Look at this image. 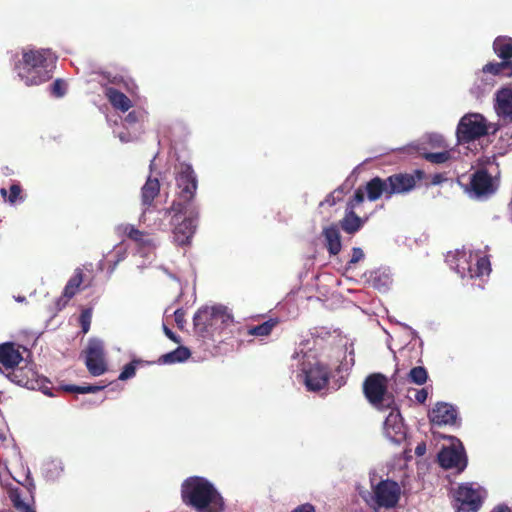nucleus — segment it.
Masks as SVG:
<instances>
[{"instance_id":"nucleus-31","label":"nucleus","mask_w":512,"mask_h":512,"mask_svg":"<svg viewBox=\"0 0 512 512\" xmlns=\"http://www.w3.org/2000/svg\"><path fill=\"white\" fill-rule=\"evenodd\" d=\"M279 324L277 318H270L267 321L248 328L247 334L251 336H268L272 330Z\"/></svg>"},{"instance_id":"nucleus-4","label":"nucleus","mask_w":512,"mask_h":512,"mask_svg":"<svg viewBox=\"0 0 512 512\" xmlns=\"http://www.w3.org/2000/svg\"><path fill=\"white\" fill-rule=\"evenodd\" d=\"M176 180V199L166 213H190L197 214V206L193 200L196 195L198 182L196 174L190 164L182 163L175 177Z\"/></svg>"},{"instance_id":"nucleus-47","label":"nucleus","mask_w":512,"mask_h":512,"mask_svg":"<svg viewBox=\"0 0 512 512\" xmlns=\"http://www.w3.org/2000/svg\"><path fill=\"white\" fill-rule=\"evenodd\" d=\"M163 331L165 333V335L170 339L172 340L173 342L175 343H180L181 342V338L176 335L171 329H169L167 326H163Z\"/></svg>"},{"instance_id":"nucleus-2","label":"nucleus","mask_w":512,"mask_h":512,"mask_svg":"<svg viewBox=\"0 0 512 512\" xmlns=\"http://www.w3.org/2000/svg\"><path fill=\"white\" fill-rule=\"evenodd\" d=\"M54 62L50 49L24 48L15 69L27 86L40 85L52 78Z\"/></svg>"},{"instance_id":"nucleus-27","label":"nucleus","mask_w":512,"mask_h":512,"mask_svg":"<svg viewBox=\"0 0 512 512\" xmlns=\"http://www.w3.org/2000/svg\"><path fill=\"white\" fill-rule=\"evenodd\" d=\"M494 53L504 61H512V38L498 36L493 41Z\"/></svg>"},{"instance_id":"nucleus-6","label":"nucleus","mask_w":512,"mask_h":512,"mask_svg":"<svg viewBox=\"0 0 512 512\" xmlns=\"http://www.w3.org/2000/svg\"><path fill=\"white\" fill-rule=\"evenodd\" d=\"M8 378L15 384L31 390H41L44 394L52 396L50 381L38 374L31 365L18 366L7 374Z\"/></svg>"},{"instance_id":"nucleus-22","label":"nucleus","mask_w":512,"mask_h":512,"mask_svg":"<svg viewBox=\"0 0 512 512\" xmlns=\"http://www.w3.org/2000/svg\"><path fill=\"white\" fill-rule=\"evenodd\" d=\"M160 193V182L157 178L148 177L141 188V205L143 211L148 210Z\"/></svg>"},{"instance_id":"nucleus-26","label":"nucleus","mask_w":512,"mask_h":512,"mask_svg":"<svg viewBox=\"0 0 512 512\" xmlns=\"http://www.w3.org/2000/svg\"><path fill=\"white\" fill-rule=\"evenodd\" d=\"M104 93L109 103L115 109L126 112L132 107L131 100L119 90L113 87H106Z\"/></svg>"},{"instance_id":"nucleus-39","label":"nucleus","mask_w":512,"mask_h":512,"mask_svg":"<svg viewBox=\"0 0 512 512\" xmlns=\"http://www.w3.org/2000/svg\"><path fill=\"white\" fill-rule=\"evenodd\" d=\"M365 193V189L363 190L361 187H359L355 191L353 198L350 199L349 202L347 203L346 208L355 210V208L364 201Z\"/></svg>"},{"instance_id":"nucleus-55","label":"nucleus","mask_w":512,"mask_h":512,"mask_svg":"<svg viewBox=\"0 0 512 512\" xmlns=\"http://www.w3.org/2000/svg\"><path fill=\"white\" fill-rule=\"evenodd\" d=\"M461 259H463V262H464V263H467V259H466L465 254H463V255L461 256V258H459V261H460Z\"/></svg>"},{"instance_id":"nucleus-28","label":"nucleus","mask_w":512,"mask_h":512,"mask_svg":"<svg viewBox=\"0 0 512 512\" xmlns=\"http://www.w3.org/2000/svg\"><path fill=\"white\" fill-rule=\"evenodd\" d=\"M191 356V352L187 347L179 346L175 350L163 354L159 358V362L162 364H173L178 362H184Z\"/></svg>"},{"instance_id":"nucleus-54","label":"nucleus","mask_w":512,"mask_h":512,"mask_svg":"<svg viewBox=\"0 0 512 512\" xmlns=\"http://www.w3.org/2000/svg\"><path fill=\"white\" fill-rule=\"evenodd\" d=\"M0 193H1V195H2V196L6 197V195H7V190H6V189H4V188H2V189L0 190Z\"/></svg>"},{"instance_id":"nucleus-13","label":"nucleus","mask_w":512,"mask_h":512,"mask_svg":"<svg viewBox=\"0 0 512 512\" xmlns=\"http://www.w3.org/2000/svg\"><path fill=\"white\" fill-rule=\"evenodd\" d=\"M438 462L444 469H455L458 473L465 470L467 457L464 447L459 446L443 447L438 453Z\"/></svg>"},{"instance_id":"nucleus-25","label":"nucleus","mask_w":512,"mask_h":512,"mask_svg":"<svg viewBox=\"0 0 512 512\" xmlns=\"http://www.w3.org/2000/svg\"><path fill=\"white\" fill-rule=\"evenodd\" d=\"M386 182V179H382L378 176L368 181L365 185L367 198L370 201H376L382 195H385V198L389 199L390 197H388V187Z\"/></svg>"},{"instance_id":"nucleus-14","label":"nucleus","mask_w":512,"mask_h":512,"mask_svg":"<svg viewBox=\"0 0 512 512\" xmlns=\"http://www.w3.org/2000/svg\"><path fill=\"white\" fill-rule=\"evenodd\" d=\"M304 373L305 384L309 391H320L328 385L330 369L327 365L316 362L304 370Z\"/></svg>"},{"instance_id":"nucleus-29","label":"nucleus","mask_w":512,"mask_h":512,"mask_svg":"<svg viewBox=\"0 0 512 512\" xmlns=\"http://www.w3.org/2000/svg\"><path fill=\"white\" fill-rule=\"evenodd\" d=\"M84 282V272L81 268H76L73 276L68 280L64 287L66 297H74L80 290Z\"/></svg>"},{"instance_id":"nucleus-42","label":"nucleus","mask_w":512,"mask_h":512,"mask_svg":"<svg viewBox=\"0 0 512 512\" xmlns=\"http://www.w3.org/2000/svg\"><path fill=\"white\" fill-rule=\"evenodd\" d=\"M142 114L140 112H137V111H131L127 114V116L124 118V123L127 125V126H132L136 123H138L140 121V119L142 118Z\"/></svg>"},{"instance_id":"nucleus-12","label":"nucleus","mask_w":512,"mask_h":512,"mask_svg":"<svg viewBox=\"0 0 512 512\" xmlns=\"http://www.w3.org/2000/svg\"><path fill=\"white\" fill-rule=\"evenodd\" d=\"M423 172L415 170L414 174L409 173H396L385 178L388 187V197L391 198L394 194H405L412 191L417 180L422 179Z\"/></svg>"},{"instance_id":"nucleus-21","label":"nucleus","mask_w":512,"mask_h":512,"mask_svg":"<svg viewBox=\"0 0 512 512\" xmlns=\"http://www.w3.org/2000/svg\"><path fill=\"white\" fill-rule=\"evenodd\" d=\"M322 236L325 240V247L332 256L338 255L342 249L341 235L337 224L324 227Z\"/></svg>"},{"instance_id":"nucleus-53","label":"nucleus","mask_w":512,"mask_h":512,"mask_svg":"<svg viewBox=\"0 0 512 512\" xmlns=\"http://www.w3.org/2000/svg\"><path fill=\"white\" fill-rule=\"evenodd\" d=\"M331 195L328 196V198L326 199V202H329L331 205H333L335 202H334V199L330 198Z\"/></svg>"},{"instance_id":"nucleus-41","label":"nucleus","mask_w":512,"mask_h":512,"mask_svg":"<svg viewBox=\"0 0 512 512\" xmlns=\"http://www.w3.org/2000/svg\"><path fill=\"white\" fill-rule=\"evenodd\" d=\"M14 507L20 512H36L34 508L22 501L19 496L12 499Z\"/></svg>"},{"instance_id":"nucleus-45","label":"nucleus","mask_w":512,"mask_h":512,"mask_svg":"<svg viewBox=\"0 0 512 512\" xmlns=\"http://www.w3.org/2000/svg\"><path fill=\"white\" fill-rule=\"evenodd\" d=\"M72 298L73 297H70V296L66 297L65 290H63L62 295L55 301L56 310L57 311L63 310Z\"/></svg>"},{"instance_id":"nucleus-35","label":"nucleus","mask_w":512,"mask_h":512,"mask_svg":"<svg viewBox=\"0 0 512 512\" xmlns=\"http://www.w3.org/2000/svg\"><path fill=\"white\" fill-rule=\"evenodd\" d=\"M425 159L431 163H435V164H441V163H445L447 162L448 160H450L451 158V154L449 151H442V152H431V153H426L424 155Z\"/></svg>"},{"instance_id":"nucleus-36","label":"nucleus","mask_w":512,"mask_h":512,"mask_svg":"<svg viewBox=\"0 0 512 512\" xmlns=\"http://www.w3.org/2000/svg\"><path fill=\"white\" fill-rule=\"evenodd\" d=\"M92 320V308L83 309L79 316V324L84 334L88 333Z\"/></svg>"},{"instance_id":"nucleus-46","label":"nucleus","mask_w":512,"mask_h":512,"mask_svg":"<svg viewBox=\"0 0 512 512\" xmlns=\"http://www.w3.org/2000/svg\"><path fill=\"white\" fill-rule=\"evenodd\" d=\"M427 397H428V392L425 388H422L420 390H416V393H415V400L420 403V404H423L425 403V401L427 400Z\"/></svg>"},{"instance_id":"nucleus-44","label":"nucleus","mask_w":512,"mask_h":512,"mask_svg":"<svg viewBox=\"0 0 512 512\" xmlns=\"http://www.w3.org/2000/svg\"><path fill=\"white\" fill-rule=\"evenodd\" d=\"M363 258H364L363 250L361 248H359V247H354L352 249V257H351V259L349 261V264L350 265H355L359 261H361Z\"/></svg>"},{"instance_id":"nucleus-51","label":"nucleus","mask_w":512,"mask_h":512,"mask_svg":"<svg viewBox=\"0 0 512 512\" xmlns=\"http://www.w3.org/2000/svg\"><path fill=\"white\" fill-rule=\"evenodd\" d=\"M441 181H442V175H440V174H436V175L433 177L432 183H433V184H439Z\"/></svg>"},{"instance_id":"nucleus-50","label":"nucleus","mask_w":512,"mask_h":512,"mask_svg":"<svg viewBox=\"0 0 512 512\" xmlns=\"http://www.w3.org/2000/svg\"><path fill=\"white\" fill-rule=\"evenodd\" d=\"M490 512H512V511L507 505L501 504V505H497L496 507H494Z\"/></svg>"},{"instance_id":"nucleus-34","label":"nucleus","mask_w":512,"mask_h":512,"mask_svg":"<svg viewBox=\"0 0 512 512\" xmlns=\"http://www.w3.org/2000/svg\"><path fill=\"white\" fill-rule=\"evenodd\" d=\"M428 374L424 367L417 366L410 370L408 374V379L410 382L415 383L417 385H422L427 381Z\"/></svg>"},{"instance_id":"nucleus-38","label":"nucleus","mask_w":512,"mask_h":512,"mask_svg":"<svg viewBox=\"0 0 512 512\" xmlns=\"http://www.w3.org/2000/svg\"><path fill=\"white\" fill-rule=\"evenodd\" d=\"M22 187L19 184H12L9 188L8 201L15 204L17 201H23Z\"/></svg>"},{"instance_id":"nucleus-15","label":"nucleus","mask_w":512,"mask_h":512,"mask_svg":"<svg viewBox=\"0 0 512 512\" xmlns=\"http://www.w3.org/2000/svg\"><path fill=\"white\" fill-rule=\"evenodd\" d=\"M384 434L393 443H401L406 438V429L398 410H391L384 421Z\"/></svg>"},{"instance_id":"nucleus-17","label":"nucleus","mask_w":512,"mask_h":512,"mask_svg":"<svg viewBox=\"0 0 512 512\" xmlns=\"http://www.w3.org/2000/svg\"><path fill=\"white\" fill-rule=\"evenodd\" d=\"M23 360L19 346L13 342L0 344V371H13Z\"/></svg>"},{"instance_id":"nucleus-5","label":"nucleus","mask_w":512,"mask_h":512,"mask_svg":"<svg viewBox=\"0 0 512 512\" xmlns=\"http://www.w3.org/2000/svg\"><path fill=\"white\" fill-rule=\"evenodd\" d=\"M488 134V125L486 119L478 113L464 115L456 130L458 143L466 144Z\"/></svg>"},{"instance_id":"nucleus-7","label":"nucleus","mask_w":512,"mask_h":512,"mask_svg":"<svg viewBox=\"0 0 512 512\" xmlns=\"http://www.w3.org/2000/svg\"><path fill=\"white\" fill-rule=\"evenodd\" d=\"M173 213V240L179 246L187 245L190 243V240L195 233L198 213H194L193 215L190 213Z\"/></svg>"},{"instance_id":"nucleus-52","label":"nucleus","mask_w":512,"mask_h":512,"mask_svg":"<svg viewBox=\"0 0 512 512\" xmlns=\"http://www.w3.org/2000/svg\"><path fill=\"white\" fill-rule=\"evenodd\" d=\"M331 195L328 196V198L326 199V202H329L331 205H333L335 202H334V199L330 198Z\"/></svg>"},{"instance_id":"nucleus-10","label":"nucleus","mask_w":512,"mask_h":512,"mask_svg":"<svg viewBox=\"0 0 512 512\" xmlns=\"http://www.w3.org/2000/svg\"><path fill=\"white\" fill-rule=\"evenodd\" d=\"M387 387V377L381 373H373L366 377L363 383V392L367 400L378 407L384 401Z\"/></svg>"},{"instance_id":"nucleus-9","label":"nucleus","mask_w":512,"mask_h":512,"mask_svg":"<svg viewBox=\"0 0 512 512\" xmlns=\"http://www.w3.org/2000/svg\"><path fill=\"white\" fill-rule=\"evenodd\" d=\"M374 500L379 507L394 508L400 499L401 488L393 480H382L373 489Z\"/></svg>"},{"instance_id":"nucleus-49","label":"nucleus","mask_w":512,"mask_h":512,"mask_svg":"<svg viewBox=\"0 0 512 512\" xmlns=\"http://www.w3.org/2000/svg\"><path fill=\"white\" fill-rule=\"evenodd\" d=\"M425 452H426V445H425V443H424V442H422V443H420V444H418V445L416 446V448H415V454H416L417 456H422V455H424V454H425Z\"/></svg>"},{"instance_id":"nucleus-11","label":"nucleus","mask_w":512,"mask_h":512,"mask_svg":"<svg viewBox=\"0 0 512 512\" xmlns=\"http://www.w3.org/2000/svg\"><path fill=\"white\" fill-rule=\"evenodd\" d=\"M85 364L92 376H100L107 371L104 346L101 341H89L85 350Z\"/></svg>"},{"instance_id":"nucleus-24","label":"nucleus","mask_w":512,"mask_h":512,"mask_svg":"<svg viewBox=\"0 0 512 512\" xmlns=\"http://www.w3.org/2000/svg\"><path fill=\"white\" fill-rule=\"evenodd\" d=\"M457 271L462 277L466 275H468L470 278L482 277L484 275H489V273L491 272V265L488 257L483 256L477 259L474 267L468 265V267L466 268L458 264Z\"/></svg>"},{"instance_id":"nucleus-32","label":"nucleus","mask_w":512,"mask_h":512,"mask_svg":"<svg viewBox=\"0 0 512 512\" xmlns=\"http://www.w3.org/2000/svg\"><path fill=\"white\" fill-rule=\"evenodd\" d=\"M105 77L111 84H115V85L122 84L129 93L133 94V93H135V91L137 89V85L131 79L125 80L123 76H119V75L112 76L110 73H107L105 75Z\"/></svg>"},{"instance_id":"nucleus-8","label":"nucleus","mask_w":512,"mask_h":512,"mask_svg":"<svg viewBox=\"0 0 512 512\" xmlns=\"http://www.w3.org/2000/svg\"><path fill=\"white\" fill-rule=\"evenodd\" d=\"M454 499L458 511L463 512H478L483 503L479 490L470 483L459 485L454 492Z\"/></svg>"},{"instance_id":"nucleus-40","label":"nucleus","mask_w":512,"mask_h":512,"mask_svg":"<svg viewBox=\"0 0 512 512\" xmlns=\"http://www.w3.org/2000/svg\"><path fill=\"white\" fill-rule=\"evenodd\" d=\"M135 361H132L128 364H126L123 368V370L121 371L118 379L119 380H127L129 378H132L133 376H135L136 374V365H135Z\"/></svg>"},{"instance_id":"nucleus-43","label":"nucleus","mask_w":512,"mask_h":512,"mask_svg":"<svg viewBox=\"0 0 512 512\" xmlns=\"http://www.w3.org/2000/svg\"><path fill=\"white\" fill-rule=\"evenodd\" d=\"M185 316H186V313L183 309H177L174 312V319H175L176 325L179 329L184 328V325L186 323Z\"/></svg>"},{"instance_id":"nucleus-3","label":"nucleus","mask_w":512,"mask_h":512,"mask_svg":"<svg viewBox=\"0 0 512 512\" xmlns=\"http://www.w3.org/2000/svg\"><path fill=\"white\" fill-rule=\"evenodd\" d=\"M233 322V316L227 307H203L193 317V328L198 337L213 340L216 336H221Z\"/></svg>"},{"instance_id":"nucleus-19","label":"nucleus","mask_w":512,"mask_h":512,"mask_svg":"<svg viewBox=\"0 0 512 512\" xmlns=\"http://www.w3.org/2000/svg\"><path fill=\"white\" fill-rule=\"evenodd\" d=\"M487 74H491L492 76H501V77H512V61H504L501 62H489L483 66L482 70L478 74L481 77V81L485 82V85L493 86V82L484 79V76Z\"/></svg>"},{"instance_id":"nucleus-33","label":"nucleus","mask_w":512,"mask_h":512,"mask_svg":"<svg viewBox=\"0 0 512 512\" xmlns=\"http://www.w3.org/2000/svg\"><path fill=\"white\" fill-rule=\"evenodd\" d=\"M103 388H104V386H98V385H85V386L65 385L62 387V389L65 392L79 393V394L96 393V392L102 390Z\"/></svg>"},{"instance_id":"nucleus-20","label":"nucleus","mask_w":512,"mask_h":512,"mask_svg":"<svg viewBox=\"0 0 512 512\" xmlns=\"http://www.w3.org/2000/svg\"><path fill=\"white\" fill-rule=\"evenodd\" d=\"M495 110L497 115L512 121V89L501 88L496 93Z\"/></svg>"},{"instance_id":"nucleus-18","label":"nucleus","mask_w":512,"mask_h":512,"mask_svg":"<svg viewBox=\"0 0 512 512\" xmlns=\"http://www.w3.org/2000/svg\"><path fill=\"white\" fill-rule=\"evenodd\" d=\"M428 416L430 422L434 425H452L456 423L457 411L452 405L439 402L429 412Z\"/></svg>"},{"instance_id":"nucleus-16","label":"nucleus","mask_w":512,"mask_h":512,"mask_svg":"<svg viewBox=\"0 0 512 512\" xmlns=\"http://www.w3.org/2000/svg\"><path fill=\"white\" fill-rule=\"evenodd\" d=\"M470 191L476 196H487L495 191L491 175L486 169H478L470 178Z\"/></svg>"},{"instance_id":"nucleus-30","label":"nucleus","mask_w":512,"mask_h":512,"mask_svg":"<svg viewBox=\"0 0 512 512\" xmlns=\"http://www.w3.org/2000/svg\"><path fill=\"white\" fill-rule=\"evenodd\" d=\"M124 233L130 240L134 241L141 247L150 246L152 243L146 232L135 228L133 225L125 226Z\"/></svg>"},{"instance_id":"nucleus-1","label":"nucleus","mask_w":512,"mask_h":512,"mask_svg":"<svg viewBox=\"0 0 512 512\" xmlns=\"http://www.w3.org/2000/svg\"><path fill=\"white\" fill-rule=\"evenodd\" d=\"M182 502L196 512H224L225 501L206 478L191 476L181 484Z\"/></svg>"},{"instance_id":"nucleus-37","label":"nucleus","mask_w":512,"mask_h":512,"mask_svg":"<svg viewBox=\"0 0 512 512\" xmlns=\"http://www.w3.org/2000/svg\"><path fill=\"white\" fill-rule=\"evenodd\" d=\"M51 94L57 98L63 97L66 94L67 85L62 79H56L51 87Z\"/></svg>"},{"instance_id":"nucleus-23","label":"nucleus","mask_w":512,"mask_h":512,"mask_svg":"<svg viewBox=\"0 0 512 512\" xmlns=\"http://www.w3.org/2000/svg\"><path fill=\"white\" fill-rule=\"evenodd\" d=\"M367 220V217H359L355 213V210L346 208L344 217L339 221L338 227H340L345 233L354 235L364 226Z\"/></svg>"},{"instance_id":"nucleus-48","label":"nucleus","mask_w":512,"mask_h":512,"mask_svg":"<svg viewBox=\"0 0 512 512\" xmlns=\"http://www.w3.org/2000/svg\"><path fill=\"white\" fill-rule=\"evenodd\" d=\"M291 512H315V507L310 503H305L297 506Z\"/></svg>"}]
</instances>
